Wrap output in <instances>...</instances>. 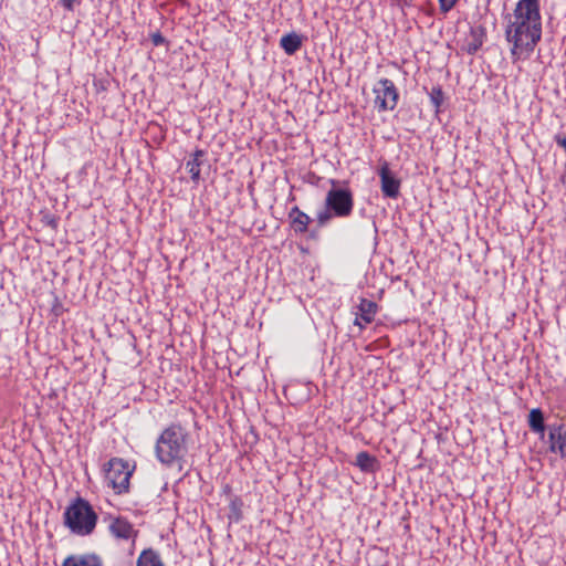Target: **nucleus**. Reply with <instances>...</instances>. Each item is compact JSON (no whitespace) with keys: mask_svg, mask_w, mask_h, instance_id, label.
I'll list each match as a JSON object with an SVG mask.
<instances>
[{"mask_svg":"<svg viewBox=\"0 0 566 566\" xmlns=\"http://www.w3.org/2000/svg\"><path fill=\"white\" fill-rule=\"evenodd\" d=\"M189 438V432L180 423H170L156 440V459L168 468L177 463L181 470V462L188 453Z\"/></svg>","mask_w":566,"mask_h":566,"instance_id":"obj_1","label":"nucleus"},{"mask_svg":"<svg viewBox=\"0 0 566 566\" xmlns=\"http://www.w3.org/2000/svg\"><path fill=\"white\" fill-rule=\"evenodd\" d=\"M542 38V27L527 24L509 14L505 27V39L511 45L510 54L513 62L527 60Z\"/></svg>","mask_w":566,"mask_h":566,"instance_id":"obj_2","label":"nucleus"},{"mask_svg":"<svg viewBox=\"0 0 566 566\" xmlns=\"http://www.w3.org/2000/svg\"><path fill=\"white\" fill-rule=\"evenodd\" d=\"M332 188L325 197V209L317 212L318 228L326 227L333 218H348L354 210V195L348 187H338V181L331 179Z\"/></svg>","mask_w":566,"mask_h":566,"instance_id":"obj_3","label":"nucleus"},{"mask_svg":"<svg viewBox=\"0 0 566 566\" xmlns=\"http://www.w3.org/2000/svg\"><path fill=\"white\" fill-rule=\"evenodd\" d=\"M64 525L78 536L91 535L97 523V514L88 501L78 496L65 509Z\"/></svg>","mask_w":566,"mask_h":566,"instance_id":"obj_4","label":"nucleus"},{"mask_svg":"<svg viewBox=\"0 0 566 566\" xmlns=\"http://www.w3.org/2000/svg\"><path fill=\"white\" fill-rule=\"evenodd\" d=\"M105 480L116 494L128 492L133 469L120 458H112L104 464Z\"/></svg>","mask_w":566,"mask_h":566,"instance_id":"obj_5","label":"nucleus"},{"mask_svg":"<svg viewBox=\"0 0 566 566\" xmlns=\"http://www.w3.org/2000/svg\"><path fill=\"white\" fill-rule=\"evenodd\" d=\"M375 107L378 112L394 111L397 106L399 93L395 83L389 78H380L374 86Z\"/></svg>","mask_w":566,"mask_h":566,"instance_id":"obj_6","label":"nucleus"},{"mask_svg":"<svg viewBox=\"0 0 566 566\" xmlns=\"http://www.w3.org/2000/svg\"><path fill=\"white\" fill-rule=\"evenodd\" d=\"M380 178L382 196L389 199H397L400 195L401 181L390 169L388 161H382L377 170Z\"/></svg>","mask_w":566,"mask_h":566,"instance_id":"obj_7","label":"nucleus"},{"mask_svg":"<svg viewBox=\"0 0 566 566\" xmlns=\"http://www.w3.org/2000/svg\"><path fill=\"white\" fill-rule=\"evenodd\" d=\"M511 15L527 24L542 27L539 0H518Z\"/></svg>","mask_w":566,"mask_h":566,"instance_id":"obj_8","label":"nucleus"},{"mask_svg":"<svg viewBox=\"0 0 566 566\" xmlns=\"http://www.w3.org/2000/svg\"><path fill=\"white\" fill-rule=\"evenodd\" d=\"M107 528L113 537L120 541H135L137 536V531L124 516H109Z\"/></svg>","mask_w":566,"mask_h":566,"instance_id":"obj_9","label":"nucleus"},{"mask_svg":"<svg viewBox=\"0 0 566 566\" xmlns=\"http://www.w3.org/2000/svg\"><path fill=\"white\" fill-rule=\"evenodd\" d=\"M549 451L557 453L566 461V423L548 426Z\"/></svg>","mask_w":566,"mask_h":566,"instance_id":"obj_10","label":"nucleus"},{"mask_svg":"<svg viewBox=\"0 0 566 566\" xmlns=\"http://www.w3.org/2000/svg\"><path fill=\"white\" fill-rule=\"evenodd\" d=\"M485 39L486 29L484 25L479 24L471 27L469 36L465 39L462 50L470 55H474L482 48Z\"/></svg>","mask_w":566,"mask_h":566,"instance_id":"obj_11","label":"nucleus"},{"mask_svg":"<svg viewBox=\"0 0 566 566\" xmlns=\"http://www.w3.org/2000/svg\"><path fill=\"white\" fill-rule=\"evenodd\" d=\"M376 313L377 304L374 301L361 298L354 324L363 329L374 321Z\"/></svg>","mask_w":566,"mask_h":566,"instance_id":"obj_12","label":"nucleus"},{"mask_svg":"<svg viewBox=\"0 0 566 566\" xmlns=\"http://www.w3.org/2000/svg\"><path fill=\"white\" fill-rule=\"evenodd\" d=\"M289 219L291 221V227L296 234H303L307 232L308 226L312 222V219L308 214L300 210L298 207H293L289 212Z\"/></svg>","mask_w":566,"mask_h":566,"instance_id":"obj_13","label":"nucleus"},{"mask_svg":"<svg viewBox=\"0 0 566 566\" xmlns=\"http://www.w3.org/2000/svg\"><path fill=\"white\" fill-rule=\"evenodd\" d=\"M206 151L203 149H196L186 163V169L190 175L191 180L198 184L201 178V166L205 164Z\"/></svg>","mask_w":566,"mask_h":566,"instance_id":"obj_14","label":"nucleus"},{"mask_svg":"<svg viewBox=\"0 0 566 566\" xmlns=\"http://www.w3.org/2000/svg\"><path fill=\"white\" fill-rule=\"evenodd\" d=\"M354 465H356L364 473H374L379 469V461L369 452L360 451L356 455Z\"/></svg>","mask_w":566,"mask_h":566,"instance_id":"obj_15","label":"nucleus"},{"mask_svg":"<svg viewBox=\"0 0 566 566\" xmlns=\"http://www.w3.org/2000/svg\"><path fill=\"white\" fill-rule=\"evenodd\" d=\"M63 566H103V562L101 557L95 554H86L67 557Z\"/></svg>","mask_w":566,"mask_h":566,"instance_id":"obj_16","label":"nucleus"},{"mask_svg":"<svg viewBox=\"0 0 566 566\" xmlns=\"http://www.w3.org/2000/svg\"><path fill=\"white\" fill-rule=\"evenodd\" d=\"M528 426L531 430L538 433L541 438L545 436V417L539 408H534L528 413Z\"/></svg>","mask_w":566,"mask_h":566,"instance_id":"obj_17","label":"nucleus"},{"mask_svg":"<svg viewBox=\"0 0 566 566\" xmlns=\"http://www.w3.org/2000/svg\"><path fill=\"white\" fill-rule=\"evenodd\" d=\"M280 45L287 55L295 54L302 46V38L295 32L283 35Z\"/></svg>","mask_w":566,"mask_h":566,"instance_id":"obj_18","label":"nucleus"},{"mask_svg":"<svg viewBox=\"0 0 566 566\" xmlns=\"http://www.w3.org/2000/svg\"><path fill=\"white\" fill-rule=\"evenodd\" d=\"M137 566H165L158 552L153 548L144 549L138 558Z\"/></svg>","mask_w":566,"mask_h":566,"instance_id":"obj_19","label":"nucleus"},{"mask_svg":"<svg viewBox=\"0 0 566 566\" xmlns=\"http://www.w3.org/2000/svg\"><path fill=\"white\" fill-rule=\"evenodd\" d=\"M243 501L241 497L231 496L229 503L228 518L231 523H239L242 520Z\"/></svg>","mask_w":566,"mask_h":566,"instance_id":"obj_20","label":"nucleus"},{"mask_svg":"<svg viewBox=\"0 0 566 566\" xmlns=\"http://www.w3.org/2000/svg\"><path fill=\"white\" fill-rule=\"evenodd\" d=\"M429 98L436 109V113H439L440 107L444 101V94L442 88L440 86H433L429 93Z\"/></svg>","mask_w":566,"mask_h":566,"instance_id":"obj_21","label":"nucleus"},{"mask_svg":"<svg viewBox=\"0 0 566 566\" xmlns=\"http://www.w3.org/2000/svg\"><path fill=\"white\" fill-rule=\"evenodd\" d=\"M438 1H439V7H440V10L442 13H448L459 2V0H438Z\"/></svg>","mask_w":566,"mask_h":566,"instance_id":"obj_22","label":"nucleus"},{"mask_svg":"<svg viewBox=\"0 0 566 566\" xmlns=\"http://www.w3.org/2000/svg\"><path fill=\"white\" fill-rule=\"evenodd\" d=\"M150 39L155 46H160L167 42L166 39L164 38V35L159 31L153 33L150 35Z\"/></svg>","mask_w":566,"mask_h":566,"instance_id":"obj_23","label":"nucleus"},{"mask_svg":"<svg viewBox=\"0 0 566 566\" xmlns=\"http://www.w3.org/2000/svg\"><path fill=\"white\" fill-rule=\"evenodd\" d=\"M78 2L77 0H60V3L66 9L67 11L74 10V4Z\"/></svg>","mask_w":566,"mask_h":566,"instance_id":"obj_24","label":"nucleus"}]
</instances>
